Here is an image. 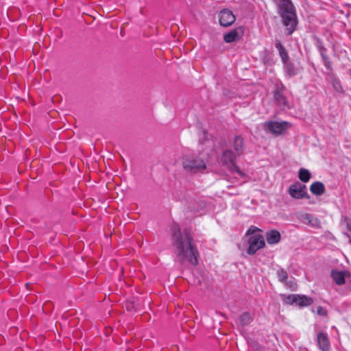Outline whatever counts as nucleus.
Wrapping results in <instances>:
<instances>
[{
  "label": "nucleus",
  "mask_w": 351,
  "mask_h": 351,
  "mask_svg": "<svg viewBox=\"0 0 351 351\" xmlns=\"http://www.w3.org/2000/svg\"><path fill=\"white\" fill-rule=\"evenodd\" d=\"M244 33L243 27L234 28L223 35V40L226 43L237 41L243 36Z\"/></svg>",
  "instance_id": "obj_9"
},
{
  "label": "nucleus",
  "mask_w": 351,
  "mask_h": 351,
  "mask_svg": "<svg viewBox=\"0 0 351 351\" xmlns=\"http://www.w3.org/2000/svg\"><path fill=\"white\" fill-rule=\"evenodd\" d=\"M317 313L320 316H326L327 311L326 308H323L322 306H319L317 308Z\"/></svg>",
  "instance_id": "obj_25"
},
{
  "label": "nucleus",
  "mask_w": 351,
  "mask_h": 351,
  "mask_svg": "<svg viewBox=\"0 0 351 351\" xmlns=\"http://www.w3.org/2000/svg\"><path fill=\"white\" fill-rule=\"evenodd\" d=\"M310 191L315 195H322L325 193V186L324 184L319 182L317 181L313 182L310 186Z\"/></svg>",
  "instance_id": "obj_15"
},
{
  "label": "nucleus",
  "mask_w": 351,
  "mask_h": 351,
  "mask_svg": "<svg viewBox=\"0 0 351 351\" xmlns=\"http://www.w3.org/2000/svg\"><path fill=\"white\" fill-rule=\"evenodd\" d=\"M234 148L237 153L238 156H240L243 154L244 150V144H243V138L239 136H237L234 137Z\"/></svg>",
  "instance_id": "obj_17"
},
{
  "label": "nucleus",
  "mask_w": 351,
  "mask_h": 351,
  "mask_svg": "<svg viewBox=\"0 0 351 351\" xmlns=\"http://www.w3.org/2000/svg\"><path fill=\"white\" fill-rule=\"evenodd\" d=\"M321 55L324 61V66L329 70L332 69V63L329 60V58L324 54V51L321 52Z\"/></svg>",
  "instance_id": "obj_22"
},
{
  "label": "nucleus",
  "mask_w": 351,
  "mask_h": 351,
  "mask_svg": "<svg viewBox=\"0 0 351 351\" xmlns=\"http://www.w3.org/2000/svg\"><path fill=\"white\" fill-rule=\"evenodd\" d=\"M277 274L280 281L285 282L287 280L288 274L285 269H281L278 270Z\"/></svg>",
  "instance_id": "obj_23"
},
{
  "label": "nucleus",
  "mask_w": 351,
  "mask_h": 351,
  "mask_svg": "<svg viewBox=\"0 0 351 351\" xmlns=\"http://www.w3.org/2000/svg\"><path fill=\"white\" fill-rule=\"evenodd\" d=\"M218 18L219 24L225 27L232 25L236 20L232 12L228 9H223L220 11L218 14Z\"/></svg>",
  "instance_id": "obj_8"
},
{
  "label": "nucleus",
  "mask_w": 351,
  "mask_h": 351,
  "mask_svg": "<svg viewBox=\"0 0 351 351\" xmlns=\"http://www.w3.org/2000/svg\"><path fill=\"white\" fill-rule=\"evenodd\" d=\"M285 301L287 304H296L301 307L308 306L313 303V298L298 294L289 295L285 298Z\"/></svg>",
  "instance_id": "obj_6"
},
{
  "label": "nucleus",
  "mask_w": 351,
  "mask_h": 351,
  "mask_svg": "<svg viewBox=\"0 0 351 351\" xmlns=\"http://www.w3.org/2000/svg\"><path fill=\"white\" fill-rule=\"evenodd\" d=\"M267 242L270 245L276 244L281 239L280 233L276 230H271L265 233Z\"/></svg>",
  "instance_id": "obj_12"
},
{
  "label": "nucleus",
  "mask_w": 351,
  "mask_h": 351,
  "mask_svg": "<svg viewBox=\"0 0 351 351\" xmlns=\"http://www.w3.org/2000/svg\"><path fill=\"white\" fill-rule=\"evenodd\" d=\"M276 48L278 49L282 62L284 63H286L288 60L289 56L285 47L282 45L280 42H278L276 43Z\"/></svg>",
  "instance_id": "obj_18"
},
{
  "label": "nucleus",
  "mask_w": 351,
  "mask_h": 351,
  "mask_svg": "<svg viewBox=\"0 0 351 351\" xmlns=\"http://www.w3.org/2000/svg\"><path fill=\"white\" fill-rule=\"evenodd\" d=\"M346 221L347 228H348V231L350 232L349 235L351 236V219H346Z\"/></svg>",
  "instance_id": "obj_26"
},
{
  "label": "nucleus",
  "mask_w": 351,
  "mask_h": 351,
  "mask_svg": "<svg viewBox=\"0 0 351 351\" xmlns=\"http://www.w3.org/2000/svg\"><path fill=\"white\" fill-rule=\"evenodd\" d=\"M266 125L268 130L274 134H282L289 125V123L287 121H270L267 123Z\"/></svg>",
  "instance_id": "obj_10"
},
{
  "label": "nucleus",
  "mask_w": 351,
  "mask_h": 351,
  "mask_svg": "<svg viewBox=\"0 0 351 351\" xmlns=\"http://www.w3.org/2000/svg\"><path fill=\"white\" fill-rule=\"evenodd\" d=\"M239 320L242 326H246L252 322V318L250 313H243L240 315Z\"/></svg>",
  "instance_id": "obj_20"
},
{
  "label": "nucleus",
  "mask_w": 351,
  "mask_h": 351,
  "mask_svg": "<svg viewBox=\"0 0 351 351\" xmlns=\"http://www.w3.org/2000/svg\"><path fill=\"white\" fill-rule=\"evenodd\" d=\"M261 230L259 229L258 228L254 226H251L248 230H247L246 233H245V235L246 236H254L256 234V233L257 232H261Z\"/></svg>",
  "instance_id": "obj_24"
},
{
  "label": "nucleus",
  "mask_w": 351,
  "mask_h": 351,
  "mask_svg": "<svg viewBox=\"0 0 351 351\" xmlns=\"http://www.w3.org/2000/svg\"><path fill=\"white\" fill-rule=\"evenodd\" d=\"M171 240L176 261L182 265L186 263L192 266L197 265L199 253L189 229L182 232L178 224H173L171 227Z\"/></svg>",
  "instance_id": "obj_1"
},
{
  "label": "nucleus",
  "mask_w": 351,
  "mask_h": 351,
  "mask_svg": "<svg viewBox=\"0 0 351 351\" xmlns=\"http://www.w3.org/2000/svg\"><path fill=\"white\" fill-rule=\"evenodd\" d=\"M301 219L304 223L314 228H321V221L317 217H314L311 214L304 213L302 215Z\"/></svg>",
  "instance_id": "obj_13"
},
{
  "label": "nucleus",
  "mask_w": 351,
  "mask_h": 351,
  "mask_svg": "<svg viewBox=\"0 0 351 351\" xmlns=\"http://www.w3.org/2000/svg\"><path fill=\"white\" fill-rule=\"evenodd\" d=\"M221 162L230 171H236L241 176H244V173L241 171L240 168L235 163V156L232 151H224L221 156Z\"/></svg>",
  "instance_id": "obj_5"
},
{
  "label": "nucleus",
  "mask_w": 351,
  "mask_h": 351,
  "mask_svg": "<svg viewBox=\"0 0 351 351\" xmlns=\"http://www.w3.org/2000/svg\"><path fill=\"white\" fill-rule=\"evenodd\" d=\"M248 244L249 247L247 250L248 254H255L265 245L264 237L260 234L251 236L248 239Z\"/></svg>",
  "instance_id": "obj_7"
},
{
  "label": "nucleus",
  "mask_w": 351,
  "mask_h": 351,
  "mask_svg": "<svg viewBox=\"0 0 351 351\" xmlns=\"http://www.w3.org/2000/svg\"><path fill=\"white\" fill-rule=\"evenodd\" d=\"M286 70L290 77L294 76L298 73V71L293 63L286 62Z\"/></svg>",
  "instance_id": "obj_21"
},
{
  "label": "nucleus",
  "mask_w": 351,
  "mask_h": 351,
  "mask_svg": "<svg viewBox=\"0 0 351 351\" xmlns=\"http://www.w3.org/2000/svg\"><path fill=\"white\" fill-rule=\"evenodd\" d=\"M284 86L281 88L277 87L274 92V98L278 105L286 107L288 106L287 98L283 94Z\"/></svg>",
  "instance_id": "obj_11"
},
{
  "label": "nucleus",
  "mask_w": 351,
  "mask_h": 351,
  "mask_svg": "<svg viewBox=\"0 0 351 351\" xmlns=\"http://www.w3.org/2000/svg\"><path fill=\"white\" fill-rule=\"evenodd\" d=\"M183 171L189 175L202 174L208 169V160L202 154H184L180 158Z\"/></svg>",
  "instance_id": "obj_2"
},
{
  "label": "nucleus",
  "mask_w": 351,
  "mask_h": 351,
  "mask_svg": "<svg viewBox=\"0 0 351 351\" xmlns=\"http://www.w3.org/2000/svg\"><path fill=\"white\" fill-rule=\"evenodd\" d=\"M346 235L349 237V239H350V243H351V236H350V235H349L348 234H347Z\"/></svg>",
  "instance_id": "obj_28"
},
{
  "label": "nucleus",
  "mask_w": 351,
  "mask_h": 351,
  "mask_svg": "<svg viewBox=\"0 0 351 351\" xmlns=\"http://www.w3.org/2000/svg\"><path fill=\"white\" fill-rule=\"evenodd\" d=\"M287 192L292 198L295 199L310 198L306 185L299 182L291 184L288 188Z\"/></svg>",
  "instance_id": "obj_4"
},
{
  "label": "nucleus",
  "mask_w": 351,
  "mask_h": 351,
  "mask_svg": "<svg viewBox=\"0 0 351 351\" xmlns=\"http://www.w3.org/2000/svg\"><path fill=\"white\" fill-rule=\"evenodd\" d=\"M298 178L302 182H307L311 178V173L307 169L302 168L299 171Z\"/></svg>",
  "instance_id": "obj_19"
},
{
  "label": "nucleus",
  "mask_w": 351,
  "mask_h": 351,
  "mask_svg": "<svg viewBox=\"0 0 351 351\" xmlns=\"http://www.w3.org/2000/svg\"><path fill=\"white\" fill-rule=\"evenodd\" d=\"M317 343L322 351H328L330 348V341L328 335L324 332H319L317 335Z\"/></svg>",
  "instance_id": "obj_14"
},
{
  "label": "nucleus",
  "mask_w": 351,
  "mask_h": 351,
  "mask_svg": "<svg viewBox=\"0 0 351 351\" xmlns=\"http://www.w3.org/2000/svg\"><path fill=\"white\" fill-rule=\"evenodd\" d=\"M278 6L282 23L288 30L289 34H291L298 24L294 6L290 0H280Z\"/></svg>",
  "instance_id": "obj_3"
},
{
  "label": "nucleus",
  "mask_w": 351,
  "mask_h": 351,
  "mask_svg": "<svg viewBox=\"0 0 351 351\" xmlns=\"http://www.w3.org/2000/svg\"><path fill=\"white\" fill-rule=\"evenodd\" d=\"M25 286H26L27 289H29V286H30V284L29 283H26Z\"/></svg>",
  "instance_id": "obj_27"
},
{
  "label": "nucleus",
  "mask_w": 351,
  "mask_h": 351,
  "mask_svg": "<svg viewBox=\"0 0 351 351\" xmlns=\"http://www.w3.org/2000/svg\"><path fill=\"white\" fill-rule=\"evenodd\" d=\"M345 275L346 272L342 271L332 270L331 272V276L333 280L338 285H342L345 284Z\"/></svg>",
  "instance_id": "obj_16"
}]
</instances>
